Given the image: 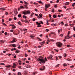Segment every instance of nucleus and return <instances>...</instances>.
Returning <instances> with one entry per match:
<instances>
[{"label":"nucleus","mask_w":75,"mask_h":75,"mask_svg":"<svg viewBox=\"0 0 75 75\" xmlns=\"http://www.w3.org/2000/svg\"><path fill=\"white\" fill-rule=\"evenodd\" d=\"M54 50H55L56 52H58V51L57 50V49H54Z\"/></svg>","instance_id":"38"},{"label":"nucleus","mask_w":75,"mask_h":75,"mask_svg":"<svg viewBox=\"0 0 75 75\" xmlns=\"http://www.w3.org/2000/svg\"><path fill=\"white\" fill-rule=\"evenodd\" d=\"M5 14H6V15H8V12H6L5 13Z\"/></svg>","instance_id":"57"},{"label":"nucleus","mask_w":75,"mask_h":75,"mask_svg":"<svg viewBox=\"0 0 75 75\" xmlns=\"http://www.w3.org/2000/svg\"><path fill=\"white\" fill-rule=\"evenodd\" d=\"M58 57L59 58H62V57H61V56H59Z\"/></svg>","instance_id":"44"},{"label":"nucleus","mask_w":75,"mask_h":75,"mask_svg":"<svg viewBox=\"0 0 75 75\" xmlns=\"http://www.w3.org/2000/svg\"><path fill=\"white\" fill-rule=\"evenodd\" d=\"M71 32L69 31L68 32V35H67V37H69V34H70V33Z\"/></svg>","instance_id":"19"},{"label":"nucleus","mask_w":75,"mask_h":75,"mask_svg":"<svg viewBox=\"0 0 75 75\" xmlns=\"http://www.w3.org/2000/svg\"><path fill=\"white\" fill-rule=\"evenodd\" d=\"M0 43H2L3 44H4V41L3 40H1L0 41Z\"/></svg>","instance_id":"20"},{"label":"nucleus","mask_w":75,"mask_h":75,"mask_svg":"<svg viewBox=\"0 0 75 75\" xmlns=\"http://www.w3.org/2000/svg\"><path fill=\"white\" fill-rule=\"evenodd\" d=\"M63 56L64 57H67V54L65 53L64 54Z\"/></svg>","instance_id":"30"},{"label":"nucleus","mask_w":75,"mask_h":75,"mask_svg":"<svg viewBox=\"0 0 75 75\" xmlns=\"http://www.w3.org/2000/svg\"><path fill=\"white\" fill-rule=\"evenodd\" d=\"M53 17L54 18H56V16L55 15H53Z\"/></svg>","instance_id":"43"},{"label":"nucleus","mask_w":75,"mask_h":75,"mask_svg":"<svg viewBox=\"0 0 75 75\" xmlns=\"http://www.w3.org/2000/svg\"><path fill=\"white\" fill-rule=\"evenodd\" d=\"M13 40L11 42H16L17 41V40L16 38H13Z\"/></svg>","instance_id":"5"},{"label":"nucleus","mask_w":75,"mask_h":75,"mask_svg":"<svg viewBox=\"0 0 75 75\" xmlns=\"http://www.w3.org/2000/svg\"><path fill=\"white\" fill-rule=\"evenodd\" d=\"M18 75H21V73H20V72H18Z\"/></svg>","instance_id":"50"},{"label":"nucleus","mask_w":75,"mask_h":75,"mask_svg":"<svg viewBox=\"0 0 75 75\" xmlns=\"http://www.w3.org/2000/svg\"><path fill=\"white\" fill-rule=\"evenodd\" d=\"M50 6V4H46L45 5V7L46 8H48Z\"/></svg>","instance_id":"10"},{"label":"nucleus","mask_w":75,"mask_h":75,"mask_svg":"<svg viewBox=\"0 0 75 75\" xmlns=\"http://www.w3.org/2000/svg\"><path fill=\"white\" fill-rule=\"evenodd\" d=\"M64 35H63V34H60V36H61V37H62V36H63Z\"/></svg>","instance_id":"54"},{"label":"nucleus","mask_w":75,"mask_h":75,"mask_svg":"<svg viewBox=\"0 0 75 75\" xmlns=\"http://www.w3.org/2000/svg\"><path fill=\"white\" fill-rule=\"evenodd\" d=\"M25 22L26 23H28V20H26L25 21Z\"/></svg>","instance_id":"42"},{"label":"nucleus","mask_w":75,"mask_h":75,"mask_svg":"<svg viewBox=\"0 0 75 75\" xmlns=\"http://www.w3.org/2000/svg\"><path fill=\"white\" fill-rule=\"evenodd\" d=\"M69 4V2H67L66 3H65L64 4L66 6H67V5H68Z\"/></svg>","instance_id":"15"},{"label":"nucleus","mask_w":75,"mask_h":75,"mask_svg":"<svg viewBox=\"0 0 75 75\" xmlns=\"http://www.w3.org/2000/svg\"><path fill=\"white\" fill-rule=\"evenodd\" d=\"M16 66H17V65L15 63H13V66H12V67L13 68H15Z\"/></svg>","instance_id":"6"},{"label":"nucleus","mask_w":75,"mask_h":75,"mask_svg":"<svg viewBox=\"0 0 75 75\" xmlns=\"http://www.w3.org/2000/svg\"><path fill=\"white\" fill-rule=\"evenodd\" d=\"M20 3H22V4H23V2L22 1H20Z\"/></svg>","instance_id":"55"},{"label":"nucleus","mask_w":75,"mask_h":75,"mask_svg":"<svg viewBox=\"0 0 75 75\" xmlns=\"http://www.w3.org/2000/svg\"><path fill=\"white\" fill-rule=\"evenodd\" d=\"M67 47H71V46L69 45H68L67 46Z\"/></svg>","instance_id":"47"},{"label":"nucleus","mask_w":75,"mask_h":75,"mask_svg":"<svg viewBox=\"0 0 75 75\" xmlns=\"http://www.w3.org/2000/svg\"><path fill=\"white\" fill-rule=\"evenodd\" d=\"M58 11L59 13H61V12H62V11L61 10H58Z\"/></svg>","instance_id":"45"},{"label":"nucleus","mask_w":75,"mask_h":75,"mask_svg":"<svg viewBox=\"0 0 75 75\" xmlns=\"http://www.w3.org/2000/svg\"><path fill=\"white\" fill-rule=\"evenodd\" d=\"M12 46L13 47H16V45L15 44H13L12 45Z\"/></svg>","instance_id":"16"},{"label":"nucleus","mask_w":75,"mask_h":75,"mask_svg":"<svg viewBox=\"0 0 75 75\" xmlns=\"http://www.w3.org/2000/svg\"><path fill=\"white\" fill-rule=\"evenodd\" d=\"M39 16L40 17H42V14L41 13H40V14H39Z\"/></svg>","instance_id":"33"},{"label":"nucleus","mask_w":75,"mask_h":75,"mask_svg":"<svg viewBox=\"0 0 75 75\" xmlns=\"http://www.w3.org/2000/svg\"><path fill=\"white\" fill-rule=\"evenodd\" d=\"M0 9L1 10H3V11H5V10H6V9H5L4 8H0Z\"/></svg>","instance_id":"13"},{"label":"nucleus","mask_w":75,"mask_h":75,"mask_svg":"<svg viewBox=\"0 0 75 75\" xmlns=\"http://www.w3.org/2000/svg\"><path fill=\"white\" fill-rule=\"evenodd\" d=\"M13 27H12V29H14V28H16V26H12Z\"/></svg>","instance_id":"41"},{"label":"nucleus","mask_w":75,"mask_h":75,"mask_svg":"<svg viewBox=\"0 0 75 75\" xmlns=\"http://www.w3.org/2000/svg\"><path fill=\"white\" fill-rule=\"evenodd\" d=\"M56 61H57V60H58V57H56Z\"/></svg>","instance_id":"62"},{"label":"nucleus","mask_w":75,"mask_h":75,"mask_svg":"<svg viewBox=\"0 0 75 75\" xmlns=\"http://www.w3.org/2000/svg\"><path fill=\"white\" fill-rule=\"evenodd\" d=\"M35 18H33V21H35Z\"/></svg>","instance_id":"61"},{"label":"nucleus","mask_w":75,"mask_h":75,"mask_svg":"<svg viewBox=\"0 0 75 75\" xmlns=\"http://www.w3.org/2000/svg\"><path fill=\"white\" fill-rule=\"evenodd\" d=\"M73 29L74 30V31H75V26L73 27Z\"/></svg>","instance_id":"52"},{"label":"nucleus","mask_w":75,"mask_h":75,"mask_svg":"<svg viewBox=\"0 0 75 75\" xmlns=\"http://www.w3.org/2000/svg\"><path fill=\"white\" fill-rule=\"evenodd\" d=\"M55 34L54 32H52L51 34H50V35H51V34Z\"/></svg>","instance_id":"46"},{"label":"nucleus","mask_w":75,"mask_h":75,"mask_svg":"<svg viewBox=\"0 0 75 75\" xmlns=\"http://www.w3.org/2000/svg\"><path fill=\"white\" fill-rule=\"evenodd\" d=\"M58 17H61V15H58Z\"/></svg>","instance_id":"64"},{"label":"nucleus","mask_w":75,"mask_h":75,"mask_svg":"<svg viewBox=\"0 0 75 75\" xmlns=\"http://www.w3.org/2000/svg\"><path fill=\"white\" fill-rule=\"evenodd\" d=\"M26 13L27 14H30V11H26Z\"/></svg>","instance_id":"22"},{"label":"nucleus","mask_w":75,"mask_h":75,"mask_svg":"<svg viewBox=\"0 0 75 75\" xmlns=\"http://www.w3.org/2000/svg\"><path fill=\"white\" fill-rule=\"evenodd\" d=\"M42 42H39V44H41V45H42L41 46H42V47H43V44H42Z\"/></svg>","instance_id":"25"},{"label":"nucleus","mask_w":75,"mask_h":75,"mask_svg":"<svg viewBox=\"0 0 75 75\" xmlns=\"http://www.w3.org/2000/svg\"><path fill=\"white\" fill-rule=\"evenodd\" d=\"M68 38H67L66 37H65V39H70L71 38H72V36H68V37H67Z\"/></svg>","instance_id":"8"},{"label":"nucleus","mask_w":75,"mask_h":75,"mask_svg":"<svg viewBox=\"0 0 75 75\" xmlns=\"http://www.w3.org/2000/svg\"><path fill=\"white\" fill-rule=\"evenodd\" d=\"M26 68H30L31 67L29 65H28L26 66Z\"/></svg>","instance_id":"14"},{"label":"nucleus","mask_w":75,"mask_h":75,"mask_svg":"<svg viewBox=\"0 0 75 75\" xmlns=\"http://www.w3.org/2000/svg\"><path fill=\"white\" fill-rule=\"evenodd\" d=\"M6 67H7V68H10V67H11V66L10 65H8V66H6Z\"/></svg>","instance_id":"21"},{"label":"nucleus","mask_w":75,"mask_h":75,"mask_svg":"<svg viewBox=\"0 0 75 75\" xmlns=\"http://www.w3.org/2000/svg\"><path fill=\"white\" fill-rule=\"evenodd\" d=\"M19 33H15L14 32H13V34L14 35H18V34H19Z\"/></svg>","instance_id":"29"},{"label":"nucleus","mask_w":75,"mask_h":75,"mask_svg":"<svg viewBox=\"0 0 75 75\" xmlns=\"http://www.w3.org/2000/svg\"><path fill=\"white\" fill-rule=\"evenodd\" d=\"M3 25H4L5 26H6V25H6V23H3Z\"/></svg>","instance_id":"37"},{"label":"nucleus","mask_w":75,"mask_h":75,"mask_svg":"<svg viewBox=\"0 0 75 75\" xmlns=\"http://www.w3.org/2000/svg\"><path fill=\"white\" fill-rule=\"evenodd\" d=\"M25 16V15H24L23 16V18H27L26 17L27 16Z\"/></svg>","instance_id":"28"},{"label":"nucleus","mask_w":75,"mask_h":75,"mask_svg":"<svg viewBox=\"0 0 75 75\" xmlns=\"http://www.w3.org/2000/svg\"><path fill=\"white\" fill-rule=\"evenodd\" d=\"M38 38V40H39L40 41H41V39H40V38Z\"/></svg>","instance_id":"49"},{"label":"nucleus","mask_w":75,"mask_h":75,"mask_svg":"<svg viewBox=\"0 0 75 75\" xmlns=\"http://www.w3.org/2000/svg\"><path fill=\"white\" fill-rule=\"evenodd\" d=\"M24 2L25 4V7L26 9H27V8H28V7H27L28 6V3L25 2V1H24Z\"/></svg>","instance_id":"3"},{"label":"nucleus","mask_w":75,"mask_h":75,"mask_svg":"<svg viewBox=\"0 0 75 75\" xmlns=\"http://www.w3.org/2000/svg\"><path fill=\"white\" fill-rule=\"evenodd\" d=\"M46 31L47 32H48V31H49V30H48V29H46Z\"/></svg>","instance_id":"59"},{"label":"nucleus","mask_w":75,"mask_h":75,"mask_svg":"<svg viewBox=\"0 0 75 75\" xmlns=\"http://www.w3.org/2000/svg\"><path fill=\"white\" fill-rule=\"evenodd\" d=\"M62 43L59 42H57L56 43V45L58 47H61V46H62Z\"/></svg>","instance_id":"2"},{"label":"nucleus","mask_w":75,"mask_h":75,"mask_svg":"<svg viewBox=\"0 0 75 75\" xmlns=\"http://www.w3.org/2000/svg\"><path fill=\"white\" fill-rule=\"evenodd\" d=\"M58 34H60V30H58Z\"/></svg>","instance_id":"36"},{"label":"nucleus","mask_w":75,"mask_h":75,"mask_svg":"<svg viewBox=\"0 0 75 75\" xmlns=\"http://www.w3.org/2000/svg\"><path fill=\"white\" fill-rule=\"evenodd\" d=\"M30 36L31 38H34V37L32 35H30Z\"/></svg>","instance_id":"27"},{"label":"nucleus","mask_w":75,"mask_h":75,"mask_svg":"<svg viewBox=\"0 0 75 75\" xmlns=\"http://www.w3.org/2000/svg\"><path fill=\"white\" fill-rule=\"evenodd\" d=\"M10 26H11V27H13V26H14V25H10Z\"/></svg>","instance_id":"40"},{"label":"nucleus","mask_w":75,"mask_h":75,"mask_svg":"<svg viewBox=\"0 0 75 75\" xmlns=\"http://www.w3.org/2000/svg\"><path fill=\"white\" fill-rule=\"evenodd\" d=\"M36 24L38 25H40L41 24L40 23H38V22H36Z\"/></svg>","instance_id":"26"},{"label":"nucleus","mask_w":75,"mask_h":75,"mask_svg":"<svg viewBox=\"0 0 75 75\" xmlns=\"http://www.w3.org/2000/svg\"><path fill=\"white\" fill-rule=\"evenodd\" d=\"M14 12L15 13V16H16L18 14V12L17 11V9H16L15 11H14Z\"/></svg>","instance_id":"4"},{"label":"nucleus","mask_w":75,"mask_h":75,"mask_svg":"<svg viewBox=\"0 0 75 75\" xmlns=\"http://www.w3.org/2000/svg\"><path fill=\"white\" fill-rule=\"evenodd\" d=\"M18 24H19V25H22V24H21V22H20V21H19L18 23Z\"/></svg>","instance_id":"24"},{"label":"nucleus","mask_w":75,"mask_h":75,"mask_svg":"<svg viewBox=\"0 0 75 75\" xmlns=\"http://www.w3.org/2000/svg\"><path fill=\"white\" fill-rule=\"evenodd\" d=\"M67 65V64L66 63H64L63 64L64 67H66Z\"/></svg>","instance_id":"31"},{"label":"nucleus","mask_w":75,"mask_h":75,"mask_svg":"<svg viewBox=\"0 0 75 75\" xmlns=\"http://www.w3.org/2000/svg\"><path fill=\"white\" fill-rule=\"evenodd\" d=\"M44 69H45V67L44 66L42 68H40V70H41V71H43Z\"/></svg>","instance_id":"12"},{"label":"nucleus","mask_w":75,"mask_h":75,"mask_svg":"<svg viewBox=\"0 0 75 75\" xmlns=\"http://www.w3.org/2000/svg\"><path fill=\"white\" fill-rule=\"evenodd\" d=\"M15 52L16 54H17L18 53H19V52H20V51H19V50H16Z\"/></svg>","instance_id":"23"},{"label":"nucleus","mask_w":75,"mask_h":75,"mask_svg":"<svg viewBox=\"0 0 75 75\" xmlns=\"http://www.w3.org/2000/svg\"><path fill=\"white\" fill-rule=\"evenodd\" d=\"M37 27H41V25H38L37 26Z\"/></svg>","instance_id":"39"},{"label":"nucleus","mask_w":75,"mask_h":75,"mask_svg":"<svg viewBox=\"0 0 75 75\" xmlns=\"http://www.w3.org/2000/svg\"><path fill=\"white\" fill-rule=\"evenodd\" d=\"M1 65H5V64L3 63H2L1 64Z\"/></svg>","instance_id":"48"},{"label":"nucleus","mask_w":75,"mask_h":75,"mask_svg":"<svg viewBox=\"0 0 75 75\" xmlns=\"http://www.w3.org/2000/svg\"><path fill=\"white\" fill-rule=\"evenodd\" d=\"M20 8H24L23 7V6H21L19 8H18V11H19L20 10Z\"/></svg>","instance_id":"11"},{"label":"nucleus","mask_w":75,"mask_h":75,"mask_svg":"<svg viewBox=\"0 0 75 75\" xmlns=\"http://www.w3.org/2000/svg\"><path fill=\"white\" fill-rule=\"evenodd\" d=\"M23 14H24V15H26L27 14V13L26 12H23Z\"/></svg>","instance_id":"35"},{"label":"nucleus","mask_w":75,"mask_h":75,"mask_svg":"<svg viewBox=\"0 0 75 75\" xmlns=\"http://www.w3.org/2000/svg\"><path fill=\"white\" fill-rule=\"evenodd\" d=\"M42 42V44H45V42Z\"/></svg>","instance_id":"53"},{"label":"nucleus","mask_w":75,"mask_h":75,"mask_svg":"<svg viewBox=\"0 0 75 75\" xmlns=\"http://www.w3.org/2000/svg\"><path fill=\"white\" fill-rule=\"evenodd\" d=\"M14 20H17V18L16 17H14Z\"/></svg>","instance_id":"56"},{"label":"nucleus","mask_w":75,"mask_h":75,"mask_svg":"<svg viewBox=\"0 0 75 75\" xmlns=\"http://www.w3.org/2000/svg\"><path fill=\"white\" fill-rule=\"evenodd\" d=\"M61 24L62 25H63V24H64V23L63 22H62V23H61Z\"/></svg>","instance_id":"58"},{"label":"nucleus","mask_w":75,"mask_h":75,"mask_svg":"<svg viewBox=\"0 0 75 75\" xmlns=\"http://www.w3.org/2000/svg\"><path fill=\"white\" fill-rule=\"evenodd\" d=\"M74 66H72L70 67V68H74Z\"/></svg>","instance_id":"51"},{"label":"nucleus","mask_w":75,"mask_h":75,"mask_svg":"<svg viewBox=\"0 0 75 75\" xmlns=\"http://www.w3.org/2000/svg\"><path fill=\"white\" fill-rule=\"evenodd\" d=\"M33 4H35L36 5H37V6H38V4H37V3L35 2L33 3Z\"/></svg>","instance_id":"34"},{"label":"nucleus","mask_w":75,"mask_h":75,"mask_svg":"<svg viewBox=\"0 0 75 75\" xmlns=\"http://www.w3.org/2000/svg\"><path fill=\"white\" fill-rule=\"evenodd\" d=\"M53 57V56L50 55L49 57H47V59H51V58H52V57Z\"/></svg>","instance_id":"7"},{"label":"nucleus","mask_w":75,"mask_h":75,"mask_svg":"<svg viewBox=\"0 0 75 75\" xmlns=\"http://www.w3.org/2000/svg\"><path fill=\"white\" fill-rule=\"evenodd\" d=\"M35 11H38V10H37V9H35Z\"/></svg>","instance_id":"63"},{"label":"nucleus","mask_w":75,"mask_h":75,"mask_svg":"<svg viewBox=\"0 0 75 75\" xmlns=\"http://www.w3.org/2000/svg\"><path fill=\"white\" fill-rule=\"evenodd\" d=\"M18 17H19V18H20L21 17V15L19 14L18 15Z\"/></svg>","instance_id":"32"},{"label":"nucleus","mask_w":75,"mask_h":75,"mask_svg":"<svg viewBox=\"0 0 75 75\" xmlns=\"http://www.w3.org/2000/svg\"><path fill=\"white\" fill-rule=\"evenodd\" d=\"M38 3H40V4H44V3H43L42 2H41V1H38Z\"/></svg>","instance_id":"18"},{"label":"nucleus","mask_w":75,"mask_h":75,"mask_svg":"<svg viewBox=\"0 0 75 75\" xmlns=\"http://www.w3.org/2000/svg\"><path fill=\"white\" fill-rule=\"evenodd\" d=\"M52 41V39H50V40H47V44H48V42H50V41Z\"/></svg>","instance_id":"9"},{"label":"nucleus","mask_w":75,"mask_h":75,"mask_svg":"<svg viewBox=\"0 0 75 75\" xmlns=\"http://www.w3.org/2000/svg\"><path fill=\"white\" fill-rule=\"evenodd\" d=\"M68 24H65V26H66V27H67V26H68Z\"/></svg>","instance_id":"60"},{"label":"nucleus","mask_w":75,"mask_h":75,"mask_svg":"<svg viewBox=\"0 0 75 75\" xmlns=\"http://www.w3.org/2000/svg\"><path fill=\"white\" fill-rule=\"evenodd\" d=\"M38 61H39V63H43V64H44L45 62V61H47V58L45 57V59H40L39 58L37 59Z\"/></svg>","instance_id":"1"},{"label":"nucleus","mask_w":75,"mask_h":75,"mask_svg":"<svg viewBox=\"0 0 75 75\" xmlns=\"http://www.w3.org/2000/svg\"><path fill=\"white\" fill-rule=\"evenodd\" d=\"M56 25H57V24H55L54 23H52V26H53V27H54V26H56Z\"/></svg>","instance_id":"17"}]
</instances>
